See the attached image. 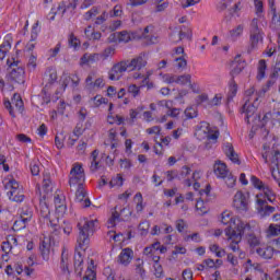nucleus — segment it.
Instances as JSON below:
<instances>
[{"label": "nucleus", "mask_w": 280, "mask_h": 280, "mask_svg": "<svg viewBox=\"0 0 280 280\" xmlns=\"http://www.w3.org/2000/svg\"><path fill=\"white\" fill-rule=\"evenodd\" d=\"M219 222L226 226L224 235L230 244L231 250L237 253L240 250V243L246 231L250 229V225L246 221L235 217L233 211L230 210H225L219 215Z\"/></svg>", "instance_id": "obj_1"}, {"label": "nucleus", "mask_w": 280, "mask_h": 280, "mask_svg": "<svg viewBox=\"0 0 280 280\" xmlns=\"http://www.w3.org/2000/svg\"><path fill=\"white\" fill-rule=\"evenodd\" d=\"M250 183L258 190L256 194V205L259 215L266 218V215L275 213V207L268 206V202H275L276 195L272 188L255 175H252Z\"/></svg>", "instance_id": "obj_2"}, {"label": "nucleus", "mask_w": 280, "mask_h": 280, "mask_svg": "<svg viewBox=\"0 0 280 280\" xmlns=\"http://www.w3.org/2000/svg\"><path fill=\"white\" fill-rule=\"evenodd\" d=\"M84 180H86V177L84 176V168L82 167V164L75 163L70 171L69 185L77 189V202H81L82 207H91V200L86 198V191L83 187Z\"/></svg>", "instance_id": "obj_3"}, {"label": "nucleus", "mask_w": 280, "mask_h": 280, "mask_svg": "<svg viewBox=\"0 0 280 280\" xmlns=\"http://www.w3.org/2000/svg\"><path fill=\"white\" fill-rule=\"evenodd\" d=\"M195 136L199 141H205V150H211L218 143L220 133L215 127H211L209 122H201L197 126Z\"/></svg>", "instance_id": "obj_4"}, {"label": "nucleus", "mask_w": 280, "mask_h": 280, "mask_svg": "<svg viewBox=\"0 0 280 280\" xmlns=\"http://www.w3.org/2000/svg\"><path fill=\"white\" fill-rule=\"evenodd\" d=\"M100 226V221L95 217L84 218L79 222V238L78 244L80 248L86 250L89 248V235L95 231Z\"/></svg>", "instance_id": "obj_5"}, {"label": "nucleus", "mask_w": 280, "mask_h": 280, "mask_svg": "<svg viewBox=\"0 0 280 280\" xmlns=\"http://www.w3.org/2000/svg\"><path fill=\"white\" fill-rule=\"evenodd\" d=\"M255 95V88H250L246 91V97H249L243 105L242 113L245 115L247 124H253V130H255L259 125L255 124L256 119L255 113H257V96Z\"/></svg>", "instance_id": "obj_6"}, {"label": "nucleus", "mask_w": 280, "mask_h": 280, "mask_svg": "<svg viewBox=\"0 0 280 280\" xmlns=\"http://www.w3.org/2000/svg\"><path fill=\"white\" fill-rule=\"evenodd\" d=\"M4 189L7 196L12 202H23L25 195H23V188L19 185V182L13 176L9 175L3 179Z\"/></svg>", "instance_id": "obj_7"}, {"label": "nucleus", "mask_w": 280, "mask_h": 280, "mask_svg": "<svg viewBox=\"0 0 280 280\" xmlns=\"http://www.w3.org/2000/svg\"><path fill=\"white\" fill-rule=\"evenodd\" d=\"M258 128H279L280 126V110L273 109L272 112L265 113L258 116L255 120Z\"/></svg>", "instance_id": "obj_8"}, {"label": "nucleus", "mask_w": 280, "mask_h": 280, "mask_svg": "<svg viewBox=\"0 0 280 280\" xmlns=\"http://www.w3.org/2000/svg\"><path fill=\"white\" fill-rule=\"evenodd\" d=\"M130 215H132V211H130V208L115 207L112 211V217L107 221V228L113 229L117 226L119 222H126L130 220Z\"/></svg>", "instance_id": "obj_9"}, {"label": "nucleus", "mask_w": 280, "mask_h": 280, "mask_svg": "<svg viewBox=\"0 0 280 280\" xmlns=\"http://www.w3.org/2000/svg\"><path fill=\"white\" fill-rule=\"evenodd\" d=\"M141 38V34L139 32H128V31H121L117 33H113L108 36L107 42L108 43H130L131 40H139Z\"/></svg>", "instance_id": "obj_10"}, {"label": "nucleus", "mask_w": 280, "mask_h": 280, "mask_svg": "<svg viewBox=\"0 0 280 280\" xmlns=\"http://www.w3.org/2000/svg\"><path fill=\"white\" fill-rule=\"evenodd\" d=\"M280 154V143L277 140H272L270 144L264 145L262 159L265 163H270V161H277V156Z\"/></svg>", "instance_id": "obj_11"}, {"label": "nucleus", "mask_w": 280, "mask_h": 280, "mask_svg": "<svg viewBox=\"0 0 280 280\" xmlns=\"http://www.w3.org/2000/svg\"><path fill=\"white\" fill-rule=\"evenodd\" d=\"M78 1L79 0H69V2L63 1L59 3L57 11L56 9H51L50 13L48 14L49 21H54V19H56V14H59V16H63L65 12H67L68 10H74L75 8H78Z\"/></svg>", "instance_id": "obj_12"}, {"label": "nucleus", "mask_w": 280, "mask_h": 280, "mask_svg": "<svg viewBox=\"0 0 280 280\" xmlns=\"http://www.w3.org/2000/svg\"><path fill=\"white\" fill-rule=\"evenodd\" d=\"M250 196L248 192L236 191L233 198V207L236 211H248V200Z\"/></svg>", "instance_id": "obj_13"}, {"label": "nucleus", "mask_w": 280, "mask_h": 280, "mask_svg": "<svg viewBox=\"0 0 280 280\" xmlns=\"http://www.w3.org/2000/svg\"><path fill=\"white\" fill-rule=\"evenodd\" d=\"M4 106L8 108L11 117H16L18 113H23V100L20 94H14L12 101H4Z\"/></svg>", "instance_id": "obj_14"}, {"label": "nucleus", "mask_w": 280, "mask_h": 280, "mask_svg": "<svg viewBox=\"0 0 280 280\" xmlns=\"http://www.w3.org/2000/svg\"><path fill=\"white\" fill-rule=\"evenodd\" d=\"M127 66V71H140L145 65H148V58L145 55H139L130 61H124Z\"/></svg>", "instance_id": "obj_15"}, {"label": "nucleus", "mask_w": 280, "mask_h": 280, "mask_svg": "<svg viewBox=\"0 0 280 280\" xmlns=\"http://www.w3.org/2000/svg\"><path fill=\"white\" fill-rule=\"evenodd\" d=\"M51 246H54V238L51 236H45L39 245L40 255L45 261H49Z\"/></svg>", "instance_id": "obj_16"}, {"label": "nucleus", "mask_w": 280, "mask_h": 280, "mask_svg": "<svg viewBox=\"0 0 280 280\" xmlns=\"http://www.w3.org/2000/svg\"><path fill=\"white\" fill-rule=\"evenodd\" d=\"M84 253L86 249H83L79 246L77 247V252L74 254V271L79 277H82L83 264H84Z\"/></svg>", "instance_id": "obj_17"}, {"label": "nucleus", "mask_w": 280, "mask_h": 280, "mask_svg": "<svg viewBox=\"0 0 280 280\" xmlns=\"http://www.w3.org/2000/svg\"><path fill=\"white\" fill-rule=\"evenodd\" d=\"M258 21L253 20L252 26H250V45L252 47H257L261 40H264V37L261 36V32L259 31Z\"/></svg>", "instance_id": "obj_18"}, {"label": "nucleus", "mask_w": 280, "mask_h": 280, "mask_svg": "<svg viewBox=\"0 0 280 280\" xmlns=\"http://www.w3.org/2000/svg\"><path fill=\"white\" fill-rule=\"evenodd\" d=\"M213 174L217 178H226L231 171H229V166L223 161L217 160L213 164Z\"/></svg>", "instance_id": "obj_19"}, {"label": "nucleus", "mask_w": 280, "mask_h": 280, "mask_svg": "<svg viewBox=\"0 0 280 280\" xmlns=\"http://www.w3.org/2000/svg\"><path fill=\"white\" fill-rule=\"evenodd\" d=\"M242 2H236L231 9L230 13L224 16L222 23L223 25H231L233 23L234 19H237L240 16V13L242 12Z\"/></svg>", "instance_id": "obj_20"}, {"label": "nucleus", "mask_w": 280, "mask_h": 280, "mask_svg": "<svg viewBox=\"0 0 280 280\" xmlns=\"http://www.w3.org/2000/svg\"><path fill=\"white\" fill-rule=\"evenodd\" d=\"M126 71H128V66L126 65L125 61H121L115 65L109 72V80H114V81L120 80L121 75H124Z\"/></svg>", "instance_id": "obj_21"}, {"label": "nucleus", "mask_w": 280, "mask_h": 280, "mask_svg": "<svg viewBox=\"0 0 280 280\" xmlns=\"http://www.w3.org/2000/svg\"><path fill=\"white\" fill-rule=\"evenodd\" d=\"M61 82V91H65V89H67V86H69V84H71V86H73V89H75V86H78V84H80V77H78L77 74H69L67 72H65L61 75L60 79Z\"/></svg>", "instance_id": "obj_22"}, {"label": "nucleus", "mask_w": 280, "mask_h": 280, "mask_svg": "<svg viewBox=\"0 0 280 280\" xmlns=\"http://www.w3.org/2000/svg\"><path fill=\"white\" fill-rule=\"evenodd\" d=\"M105 84L106 82L102 77L96 78L94 82H93V74H90L85 79V89H88L89 91H95V89H104Z\"/></svg>", "instance_id": "obj_23"}, {"label": "nucleus", "mask_w": 280, "mask_h": 280, "mask_svg": "<svg viewBox=\"0 0 280 280\" xmlns=\"http://www.w3.org/2000/svg\"><path fill=\"white\" fill-rule=\"evenodd\" d=\"M156 250H160L162 254L167 253V247L161 245L159 242H155L152 245L145 247L143 253L147 257H158Z\"/></svg>", "instance_id": "obj_24"}, {"label": "nucleus", "mask_w": 280, "mask_h": 280, "mask_svg": "<svg viewBox=\"0 0 280 280\" xmlns=\"http://www.w3.org/2000/svg\"><path fill=\"white\" fill-rule=\"evenodd\" d=\"M69 266H71V252H69V248L63 247L60 261L62 272L69 273Z\"/></svg>", "instance_id": "obj_25"}, {"label": "nucleus", "mask_w": 280, "mask_h": 280, "mask_svg": "<svg viewBox=\"0 0 280 280\" xmlns=\"http://www.w3.org/2000/svg\"><path fill=\"white\" fill-rule=\"evenodd\" d=\"M174 83L179 86H188V89L196 91V83H191V74L175 75Z\"/></svg>", "instance_id": "obj_26"}, {"label": "nucleus", "mask_w": 280, "mask_h": 280, "mask_svg": "<svg viewBox=\"0 0 280 280\" xmlns=\"http://www.w3.org/2000/svg\"><path fill=\"white\" fill-rule=\"evenodd\" d=\"M55 209L58 218H62L67 213V202L65 201V197L57 195L55 197Z\"/></svg>", "instance_id": "obj_27"}, {"label": "nucleus", "mask_w": 280, "mask_h": 280, "mask_svg": "<svg viewBox=\"0 0 280 280\" xmlns=\"http://www.w3.org/2000/svg\"><path fill=\"white\" fill-rule=\"evenodd\" d=\"M177 175L178 180H183L186 187H191V168L189 166H183Z\"/></svg>", "instance_id": "obj_28"}, {"label": "nucleus", "mask_w": 280, "mask_h": 280, "mask_svg": "<svg viewBox=\"0 0 280 280\" xmlns=\"http://www.w3.org/2000/svg\"><path fill=\"white\" fill-rule=\"evenodd\" d=\"M223 152L225 156H228V159L232 161V163L240 164V156L237 155V153H235V149H233V144L229 142L225 143L223 147Z\"/></svg>", "instance_id": "obj_29"}, {"label": "nucleus", "mask_w": 280, "mask_h": 280, "mask_svg": "<svg viewBox=\"0 0 280 280\" xmlns=\"http://www.w3.org/2000/svg\"><path fill=\"white\" fill-rule=\"evenodd\" d=\"M275 247L268 245H261L256 249V253L262 257V259H272L275 256Z\"/></svg>", "instance_id": "obj_30"}, {"label": "nucleus", "mask_w": 280, "mask_h": 280, "mask_svg": "<svg viewBox=\"0 0 280 280\" xmlns=\"http://www.w3.org/2000/svg\"><path fill=\"white\" fill-rule=\"evenodd\" d=\"M151 110L155 113H165L168 108H172V102L170 101H160L158 103H152L150 105Z\"/></svg>", "instance_id": "obj_31"}, {"label": "nucleus", "mask_w": 280, "mask_h": 280, "mask_svg": "<svg viewBox=\"0 0 280 280\" xmlns=\"http://www.w3.org/2000/svg\"><path fill=\"white\" fill-rule=\"evenodd\" d=\"M192 36V32L190 28H186L185 31H175L172 35H171V40H173V43H178V40H183V38H188L191 39Z\"/></svg>", "instance_id": "obj_32"}, {"label": "nucleus", "mask_w": 280, "mask_h": 280, "mask_svg": "<svg viewBox=\"0 0 280 280\" xmlns=\"http://www.w3.org/2000/svg\"><path fill=\"white\" fill-rule=\"evenodd\" d=\"M245 67H246V63H244V61H242L241 57L240 56L235 57V59L232 61L231 74L240 75V73H242V71H244Z\"/></svg>", "instance_id": "obj_33"}, {"label": "nucleus", "mask_w": 280, "mask_h": 280, "mask_svg": "<svg viewBox=\"0 0 280 280\" xmlns=\"http://www.w3.org/2000/svg\"><path fill=\"white\" fill-rule=\"evenodd\" d=\"M11 78L15 82H18V84H23L25 79V70L21 67L13 68V70L11 71Z\"/></svg>", "instance_id": "obj_34"}, {"label": "nucleus", "mask_w": 280, "mask_h": 280, "mask_svg": "<svg viewBox=\"0 0 280 280\" xmlns=\"http://www.w3.org/2000/svg\"><path fill=\"white\" fill-rule=\"evenodd\" d=\"M135 211L142 213L145 209V203L143 202V195L137 192L133 197Z\"/></svg>", "instance_id": "obj_35"}, {"label": "nucleus", "mask_w": 280, "mask_h": 280, "mask_svg": "<svg viewBox=\"0 0 280 280\" xmlns=\"http://www.w3.org/2000/svg\"><path fill=\"white\" fill-rule=\"evenodd\" d=\"M244 34V24H238L229 31V36L232 40H237V38H242Z\"/></svg>", "instance_id": "obj_36"}, {"label": "nucleus", "mask_w": 280, "mask_h": 280, "mask_svg": "<svg viewBox=\"0 0 280 280\" xmlns=\"http://www.w3.org/2000/svg\"><path fill=\"white\" fill-rule=\"evenodd\" d=\"M119 261L122 264V266H128L130 261H132V249L125 248L121 250L119 255Z\"/></svg>", "instance_id": "obj_37"}, {"label": "nucleus", "mask_w": 280, "mask_h": 280, "mask_svg": "<svg viewBox=\"0 0 280 280\" xmlns=\"http://www.w3.org/2000/svg\"><path fill=\"white\" fill-rule=\"evenodd\" d=\"M245 272H262L261 265L257 262H253V260L247 259L246 262L243 265Z\"/></svg>", "instance_id": "obj_38"}, {"label": "nucleus", "mask_w": 280, "mask_h": 280, "mask_svg": "<svg viewBox=\"0 0 280 280\" xmlns=\"http://www.w3.org/2000/svg\"><path fill=\"white\" fill-rule=\"evenodd\" d=\"M108 110H109V114L107 116L108 124H116L117 126H121V124H124V117L110 113V110H113V103L109 104Z\"/></svg>", "instance_id": "obj_39"}, {"label": "nucleus", "mask_w": 280, "mask_h": 280, "mask_svg": "<svg viewBox=\"0 0 280 280\" xmlns=\"http://www.w3.org/2000/svg\"><path fill=\"white\" fill-rule=\"evenodd\" d=\"M152 261H154L153 268H154V275L158 278L163 277V266L161 264H159V261L161 260L160 256H153L151 257Z\"/></svg>", "instance_id": "obj_40"}, {"label": "nucleus", "mask_w": 280, "mask_h": 280, "mask_svg": "<svg viewBox=\"0 0 280 280\" xmlns=\"http://www.w3.org/2000/svg\"><path fill=\"white\" fill-rule=\"evenodd\" d=\"M84 32L85 36L90 38V40H100V38H102V34L100 32H95L93 26H88Z\"/></svg>", "instance_id": "obj_41"}, {"label": "nucleus", "mask_w": 280, "mask_h": 280, "mask_svg": "<svg viewBox=\"0 0 280 280\" xmlns=\"http://www.w3.org/2000/svg\"><path fill=\"white\" fill-rule=\"evenodd\" d=\"M196 211L199 215H205L206 213H209V205H207L205 200L199 199L196 203Z\"/></svg>", "instance_id": "obj_42"}, {"label": "nucleus", "mask_w": 280, "mask_h": 280, "mask_svg": "<svg viewBox=\"0 0 280 280\" xmlns=\"http://www.w3.org/2000/svg\"><path fill=\"white\" fill-rule=\"evenodd\" d=\"M200 178H202V172L196 171L191 174L190 183H191L194 189H196V190L200 189V183H198V180H200Z\"/></svg>", "instance_id": "obj_43"}, {"label": "nucleus", "mask_w": 280, "mask_h": 280, "mask_svg": "<svg viewBox=\"0 0 280 280\" xmlns=\"http://www.w3.org/2000/svg\"><path fill=\"white\" fill-rule=\"evenodd\" d=\"M266 60L261 59L258 63V72H257V80H264L266 78Z\"/></svg>", "instance_id": "obj_44"}, {"label": "nucleus", "mask_w": 280, "mask_h": 280, "mask_svg": "<svg viewBox=\"0 0 280 280\" xmlns=\"http://www.w3.org/2000/svg\"><path fill=\"white\" fill-rule=\"evenodd\" d=\"M155 12H165L170 8V2L167 0H155Z\"/></svg>", "instance_id": "obj_45"}, {"label": "nucleus", "mask_w": 280, "mask_h": 280, "mask_svg": "<svg viewBox=\"0 0 280 280\" xmlns=\"http://www.w3.org/2000/svg\"><path fill=\"white\" fill-rule=\"evenodd\" d=\"M91 104L92 106H94V108H100L102 104H108V100H106L102 95H96L93 98H91Z\"/></svg>", "instance_id": "obj_46"}, {"label": "nucleus", "mask_w": 280, "mask_h": 280, "mask_svg": "<svg viewBox=\"0 0 280 280\" xmlns=\"http://www.w3.org/2000/svg\"><path fill=\"white\" fill-rule=\"evenodd\" d=\"M97 156H100V152L93 151L91 154V158H90L92 172H95V170H97V167H100V161L97 160Z\"/></svg>", "instance_id": "obj_47"}, {"label": "nucleus", "mask_w": 280, "mask_h": 280, "mask_svg": "<svg viewBox=\"0 0 280 280\" xmlns=\"http://www.w3.org/2000/svg\"><path fill=\"white\" fill-rule=\"evenodd\" d=\"M209 250L214 253L217 257H224L226 255V250L215 244L210 245Z\"/></svg>", "instance_id": "obj_48"}, {"label": "nucleus", "mask_w": 280, "mask_h": 280, "mask_svg": "<svg viewBox=\"0 0 280 280\" xmlns=\"http://www.w3.org/2000/svg\"><path fill=\"white\" fill-rule=\"evenodd\" d=\"M221 179L224 180L226 187H229L230 189H233V187H235V183H237V178H235V176H233V174L231 173Z\"/></svg>", "instance_id": "obj_49"}, {"label": "nucleus", "mask_w": 280, "mask_h": 280, "mask_svg": "<svg viewBox=\"0 0 280 280\" xmlns=\"http://www.w3.org/2000/svg\"><path fill=\"white\" fill-rule=\"evenodd\" d=\"M39 213L42 218H49L50 212H49V206H47V202L44 200H40L39 202Z\"/></svg>", "instance_id": "obj_50"}, {"label": "nucleus", "mask_w": 280, "mask_h": 280, "mask_svg": "<svg viewBox=\"0 0 280 280\" xmlns=\"http://www.w3.org/2000/svg\"><path fill=\"white\" fill-rule=\"evenodd\" d=\"M12 49V45L10 42H3L0 46V60H3L5 58V54Z\"/></svg>", "instance_id": "obj_51"}, {"label": "nucleus", "mask_w": 280, "mask_h": 280, "mask_svg": "<svg viewBox=\"0 0 280 280\" xmlns=\"http://www.w3.org/2000/svg\"><path fill=\"white\" fill-rule=\"evenodd\" d=\"M124 185V177L118 174L112 178L109 182V187H122Z\"/></svg>", "instance_id": "obj_52"}, {"label": "nucleus", "mask_w": 280, "mask_h": 280, "mask_svg": "<svg viewBox=\"0 0 280 280\" xmlns=\"http://www.w3.org/2000/svg\"><path fill=\"white\" fill-rule=\"evenodd\" d=\"M93 268V260H91V265L88 267L83 280H95V270Z\"/></svg>", "instance_id": "obj_53"}, {"label": "nucleus", "mask_w": 280, "mask_h": 280, "mask_svg": "<svg viewBox=\"0 0 280 280\" xmlns=\"http://www.w3.org/2000/svg\"><path fill=\"white\" fill-rule=\"evenodd\" d=\"M37 65H38V57L36 55H31L27 63L30 71H35Z\"/></svg>", "instance_id": "obj_54"}, {"label": "nucleus", "mask_w": 280, "mask_h": 280, "mask_svg": "<svg viewBox=\"0 0 280 280\" xmlns=\"http://www.w3.org/2000/svg\"><path fill=\"white\" fill-rule=\"evenodd\" d=\"M108 237L115 242V244H121L124 242V234H117L116 232H108Z\"/></svg>", "instance_id": "obj_55"}, {"label": "nucleus", "mask_w": 280, "mask_h": 280, "mask_svg": "<svg viewBox=\"0 0 280 280\" xmlns=\"http://www.w3.org/2000/svg\"><path fill=\"white\" fill-rule=\"evenodd\" d=\"M113 56H115V48H114V47H107V48L101 54L102 60H108V58H113Z\"/></svg>", "instance_id": "obj_56"}, {"label": "nucleus", "mask_w": 280, "mask_h": 280, "mask_svg": "<svg viewBox=\"0 0 280 280\" xmlns=\"http://www.w3.org/2000/svg\"><path fill=\"white\" fill-rule=\"evenodd\" d=\"M187 119H194L198 117V110L196 107H187L184 112Z\"/></svg>", "instance_id": "obj_57"}, {"label": "nucleus", "mask_w": 280, "mask_h": 280, "mask_svg": "<svg viewBox=\"0 0 280 280\" xmlns=\"http://www.w3.org/2000/svg\"><path fill=\"white\" fill-rule=\"evenodd\" d=\"M202 0H184L180 3L183 10H187V8H194V5H198Z\"/></svg>", "instance_id": "obj_58"}, {"label": "nucleus", "mask_w": 280, "mask_h": 280, "mask_svg": "<svg viewBox=\"0 0 280 280\" xmlns=\"http://www.w3.org/2000/svg\"><path fill=\"white\" fill-rule=\"evenodd\" d=\"M30 170H31V174L33 176H38V174H40V166H39L38 161L32 162L31 166H30Z\"/></svg>", "instance_id": "obj_59"}, {"label": "nucleus", "mask_w": 280, "mask_h": 280, "mask_svg": "<svg viewBox=\"0 0 280 280\" xmlns=\"http://www.w3.org/2000/svg\"><path fill=\"white\" fill-rule=\"evenodd\" d=\"M27 226V221H24L23 219H19L13 224V231H21Z\"/></svg>", "instance_id": "obj_60"}, {"label": "nucleus", "mask_w": 280, "mask_h": 280, "mask_svg": "<svg viewBox=\"0 0 280 280\" xmlns=\"http://www.w3.org/2000/svg\"><path fill=\"white\" fill-rule=\"evenodd\" d=\"M98 14H100V9L93 8L85 13L84 19L86 21H91V19H95V16H97Z\"/></svg>", "instance_id": "obj_61"}, {"label": "nucleus", "mask_w": 280, "mask_h": 280, "mask_svg": "<svg viewBox=\"0 0 280 280\" xmlns=\"http://www.w3.org/2000/svg\"><path fill=\"white\" fill-rule=\"evenodd\" d=\"M231 3H233V0H221L217 8L219 10V12H224V10H226L229 8V5H231Z\"/></svg>", "instance_id": "obj_62"}, {"label": "nucleus", "mask_w": 280, "mask_h": 280, "mask_svg": "<svg viewBox=\"0 0 280 280\" xmlns=\"http://www.w3.org/2000/svg\"><path fill=\"white\" fill-rule=\"evenodd\" d=\"M223 97L224 95H222L221 93L215 94L213 98L210 101V106H220V104H222Z\"/></svg>", "instance_id": "obj_63"}, {"label": "nucleus", "mask_w": 280, "mask_h": 280, "mask_svg": "<svg viewBox=\"0 0 280 280\" xmlns=\"http://www.w3.org/2000/svg\"><path fill=\"white\" fill-rule=\"evenodd\" d=\"M43 189L44 191H46V194H49V191H51V180L49 179V176L44 177Z\"/></svg>", "instance_id": "obj_64"}]
</instances>
